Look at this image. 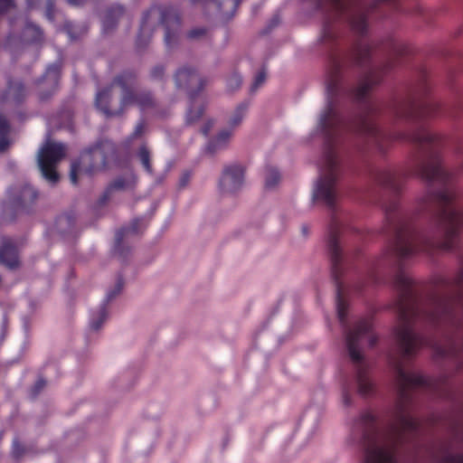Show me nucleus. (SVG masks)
<instances>
[{
  "label": "nucleus",
  "mask_w": 463,
  "mask_h": 463,
  "mask_svg": "<svg viewBox=\"0 0 463 463\" xmlns=\"http://www.w3.org/2000/svg\"><path fill=\"white\" fill-rule=\"evenodd\" d=\"M396 383L400 398L396 402L392 421L385 434H377L368 439L364 463H394L393 449L405 440V434L414 430L416 423L409 413V398L405 390L425 383L424 378L400 364L396 365Z\"/></svg>",
  "instance_id": "nucleus-1"
},
{
  "label": "nucleus",
  "mask_w": 463,
  "mask_h": 463,
  "mask_svg": "<svg viewBox=\"0 0 463 463\" xmlns=\"http://www.w3.org/2000/svg\"><path fill=\"white\" fill-rule=\"evenodd\" d=\"M338 161L335 148L328 145L324 151L319 167V175L313 190V200L322 201L332 206L336 197Z\"/></svg>",
  "instance_id": "nucleus-2"
},
{
  "label": "nucleus",
  "mask_w": 463,
  "mask_h": 463,
  "mask_svg": "<svg viewBox=\"0 0 463 463\" xmlns=\"http://www.w3.org/2000/svg\"><path fill=\"white\" fill-rule=\"evenodd\" d=\"M411 283L410 276L405 272H400L395 278V286L400 292L398 311L402 325L396 332V337L402 347H418L425 345L424 337L416 333L407 325L411 313V304L407 301V290Z\"/></svg>",
  "instance_id": "nucleus-3"
},
{
  "label": "nucleus",
  "mask_w": 463,
  "mask_h": 463,
  "mask_svg": "<svg viewBox=\"0 0 463 463\" xmlns=\"http://www.w3.org/2000/svg\"><path fill=\"white\" fill-rule=\"evenodd\" d=\"M112 90L119 92L123 108L136 104L141 109H145L152 104V98L149 93L137 94L135 92L132 78L128 74L116 79L109 88L97 94L96 105L105 113H109V99Z\"/></svg>",
  "instance_id": "nucleus-4"
},
{
  "label": "nucleus",
  "mask_w": 463,
  "mask_h": 463,
  "mask_svg": "<svg viewBox=\"0 0 463 463\" xmlns=\"http://www.w3.org/2000/svg\"><path fill=\"white\" fill-rule=\"evenodd\" d=\"M112 153L113 148L109 144H103L83 152L78 161L71 164V182L76 184L82 178L90 177L102 171L107 165L109 154Z\"/></svg>",
  "instance_id": "nucleus-5"
},
{
  "label": "nucleus",
  "mask_w": 463,
  "mask_h": 463,
  "mask_svg": "<svg viewBox=\"0 0 463 463\" xmlns=\"http://www.w3.org/2000/svg\"><path fill=\"white\" fill-rule=\"evenodd\" d=\"M65 156V147L62 144L47 139L38 152V165L44 178L51 183H56L59 175L55 171L57 163Z\"/></svg>",
  "instance_id": "nucleus-6"
},
{
  "label": "nucleus",
  "mask_w": 463,
  "mask_h": 463,
  "mask_svg": "<svg viewBox=\"0 0 463 463\" xmlns=\"http://www.w3.org/2000/svg\"><path fill=\"white\" fill-rule=\"evenodd\" d=\"M245 174L246 168L241 164L225 165L218 184L220 193L226 195L238 193L245 184Z\"/></svg>",
  "instance_id": "nucleus-7"
},
{
  "label": "nucleus",
  "mask_w": 463,
  "mask_h": 463,
  "mask_svg": "<svg viewBox=\"0 0 463 463\" xmlns=\"http://www.w3.org/2000/svg\"><path fill=\"white\" fill-rule=\"evenodd\" d=\"M348 347H367L378 345V336L369 320L357 322L346 334Z\"/></svg>",
  "instance_id": "nucleus-8"
},
{
  "label": "nucleus",
  "mask_w": 463,
  "mask_h": 463,
  "mask_svg": "<svg viewBox=\"0 0 463 463\" xmlns=\"http://www.w3.org/2000/svg\"><path fill=\"white\" fill-rule=\"evenodd\" d=\"M440 222L444 231V241L441 247L449 250L452 247L453 241L460 230L462 219L458 212L449 205L441 213Z\"/></svg>",
  "instance_id": "nucleus-9"
},
{
  "label": "nucleus",
  "mask_w": 463,
  "mask_h": 463,
  "mask_svg": "<svg viewBox=\"0 0 463 463\" xmlns=\"http://www.w3.org/2000/svg\"><path fill=\"white\" fill-rule=\"evenodd\" d=\"M156 24H163L166 26L165 39L168 41V27L170 24H178V17L172 10L163 7L151 8L146 14L142 24L139 40L141 36L148 34L150 27Z\"/></svg>",
  "instance_id": "nucleus-10"
},
{
  "label": "nucleus",
  "mask_w": 463,
  "mask_h": 463,
  "mask_svg": "<svg viewBox=\"0 0 463 463\" xmlns=\"http://www.w3.org/2000/svg\"><path fill=\"white\" fill-rule=\"evenodd\" d=\"M420 174L424 180L429 182L445 180L447 174L442 168L440 156L438 152H432L426 157L421 165Z\"/></svg>",
  "instance_id": "nucleus-11"
},
{
  "label": "nucleus",
  "mask_w": 463,
  "mask_h": 463,
  "mask_svg": "<svg viewBox=\"0 0 463 463\" xmlns=\"http://www.w3.org/2000/svg\"><path fill=\"white\" fill-rule=\"evenodd\" d=\"M175 83L178 88L188 89L191 92H195L203 89L206 80L193 68L183 67L175 74Z\"/></svg>",
  "instance_id": "nucleus-12"
},
{
  "label": "nucleus",
  "mask_w": 463,
  "mask_h": 463,
  "mask_svg": "<svg viewBox=\"0 0 463 463\" xmlns=\"http://www.w3.org/2000/svg\"><path fill=\"white\" fill-rule=\"evenodd\" d=\"M232 131L231 129L221 130L208 144L207 149L211 153H216L226 148L232 139Z\"/></svg>",
  "instance_id": "nucleus-13"
},
{
  "label": "nucleus",
  "mask_w": 463,
  "mask_h": 463,
  "mask_svg": "<svg viewBox=\"0 0 463 463\" xmlns=\"http://www.w3.org/2000/svg\"><path fill=\"white\" fill-rule=\"evenodd\" d=\"M109 317V310L105 306H100L92 310L90 317L89 327L91 331H99Z\"/></svg>",
  "instance_id": "nucleus-14"
},
{
  "label": "nucleus",
  "mask_w": 463,
  "mask_h": 463,
  "mask_svg": "<svg viewBox=\"0 0 463 463\" xmlns=\"http://www.w3.org/2000/svg\"><path fill=\"white\" fill-rule=\"evenodd\" d=\"M0 263L10 269H14L18 265L15 250L10 241L4 243L0 248Z\"/></svg>",
  "instance_id": "nucleus-15"
},
{
  "label": "nucleus",
  "mask_w": 463,
  "mask_h": 463,
  "mask_svg": "<svg viewBox=\"0 0 463 463\" xmlns=\"http://www.w3.org/2000/svg\"><path fill=\"white\" fill-rule=\"evenodd\" d=\"M336 123V113L332 103H328L320 115L318 127L321 130L326 131L327 128H333Z\"/></svg>",
  "instance_id": "nucleus-16"
},
{
  "label": "nucleus",
  "mask_w": 463,
  "mask_h": 463,
  "mask_svg": "<svg viewBox=\"0 0 463 463\" xmlns=\"http://www.w3.org/2000/svg\"><path fill=\"white\" fill-rule=\"evenodd\" d=\"M288 325L281 324L279 321L271 323V333L276 336V345H281L288 344L292 334L288 330Z\"/></svg>",
  "instance_id": "nucleus-17"
},
{
  "label": "nucleus",
  "mask_w": 463,
  "mask_h": 463,
  "mask_svg": "<svg viewBox=\"0 0 463 463\" xmlns=\"http://www.w3.org/2000/svg\"><path fill=\"white\" fill-rule=\"evenodd\" d=\"M248 107V103L243 102L235 108L228 120V124L230 127L234 128L241 125V123L246 117Z\"/></svg>",
  "instance_id": "nucleus-18"
},
{
  "label": "nucleus",
  "mask_w": 463,
  "mask_h": 463,
  "mask_svg": "<svg viewBox=\"0 0 463 463\" xmlns=\"http://www.w3.org/2000/svg\"><path fill=\"white\" fill-rule=\"evenodd\" d=\"M265 187L267 189L275 188L280 182V174L275 166H267L265 169Z\"/></svg>",
  "instance_id": "nucleus-19"
},
{
  "label": "nucleus",
  "mask_w": 463,
  "mask_h": 463,
  "mask_svg": "<svg viewBox=\"0 0 463 463\" xmlns=\"http://www.w3.org/2000/svg\"><path fill=\"white\" fill-rule=\"evenodd\" d=\"M136 180L133 175L119 177L116 179L109 188V191H125L133 188Z\"/></svg>",
  "instance_id": "nucleus-20"
},
{
  "label": "nucleus",
  "mask_w": 463,
  "mask_h": 463,
  "mask_svg": "<svg viewBox=\"0 0 463 463\" xmlns=\"http://www.w3.org/2000/svg\"><path fill=\"white\" fill-rule=\"evenodd\" d=\"M203 115V106L199 102H193L186 115V123L188 125L195 124Z\"/></svg>",
  "instance_id": "nucleus-21"
},
{
  "label": "nucleus",
  "mask_w": 463,
  "mask_h": 463,
  "mask_svg": "<svg viewBox=\"0 0 463 463\" xmlns=\"http://www.w3.org/2000/svg\"><path fill=\"white\" fill-rule=\"evenodd\" d=\"M239 5V0H224L219 6V10L222 16L230 17L234 14L236 7Z\"/></svg>",
  "instance_id": "nucleus-22"
},
{
  "label": "nucleus",
  "mask_w": 463,
  "mask_h": 463,
  "mask_svg": "<svg viewBox=\"0 0 463 463\" xmlns=\"http://www.w3.org/2000/svg\"><path fill=\"white\" fill-rule=\"evenodd\" d=\"M124 13V10L122 6L117 5L114 6L107 14L105 20H104V25L109 27L112 25L114 20L116 18H118L120 15H122Z\"/></svg>",
  "instance_id": "nucleus-23"
},
{
  "label": "nucleus",
  "mask_w": 463,
  "mask_h": 463,
  "mask_svg": "<svg viewBox=\"0 0 463 463\" xmlns=\"http://www.w3.org/2000/svg\"><path fill=\"white\" fill-rule=\"evenodd\" d=\"M137 156H138L141 164L145 167V169L147 172H151V165H150V163H149L150 153H149L148 149L146 146H141L139 148V150H138Z\"/></svg>",
  "instance_id": "nucleus-24"
},
{
  "label": "nucleus",
  "mask_w": 463,
  "mask_h": 463,
  "mask_svg": "<svg viewBox=\"0 0 463 463\" xmlns=\"http://www.w3.org/2000/svg\"><path fill=\"white\" fill-rule=\"evenodd\" d=\"M35 198L36 192L34 191V189L29 185L24 186L20 195V201L25 203L32 202Z\"/></svg>",
  "instance_id": "nucleus-25"
},
{
  "label": "nucleus",
  "mask_w": 463,
  "mask_h": 463,
  "mask_svg": "<svg viewBox=\"0 0 463 463\" xmlns=\"http://www.w3.org/2000/svg\"><path fill=\"white\" fill-rule=\"evenodd\" d=\"M346 306L344 298L341 296L340 291L337 292V298H336V309H337V315L340 321H343L345 318V311Z\"/></svg>",
  "instance_id": "nucleus-26"
},
{
  "label": "nucleus",
  "mask_w": 463,
  "mask_h": 463,
  "mask_svg": "<svg viewBox=\"0 0 463 463\" xmlns=\"http://www.w3.org/2000/svg\"><path fill=\"white\" fill-rule=\"evenodd\" d=\"M437 199L439 203L449 204L454 199V194L449 190H444L438 194Z\"/></svg>",
  "instance_id": "nucleus-27"
},
{
  "label": "nucleus",
  "mask_w": 463,
  "mask_h": 463,
  "mask_svg": "<svg viewBox=\"0 0 463 463\" xmlns=\"http://www.w3.org/2000/svg\"><path fill=\"white\" fill-rule=\"evenodd\" d=\"M373 388V383L369 379H361L359 382V392L362 394H368Z\"/></svg>",
  "instance_id": "nucleus-28"
},
{
  "label": "nucleus",
  "mask_w": 463,
  "mask_h": 463,
  "mask_svg": "<svg viewBox=\"0 0 463 463\" xmlns=\"http://www.w3.org/2000/svg\"><path fill=\"white\" fill-rule=\"evenodd\" d=\"M123 282L121 280H118L117 283L113 286L112 288L109 289L107 292L108 299L111 300L115 298L122 290Z\"/></svg>",
  "instance_id": "nucleus-29"
},
{
  "label": "nucleus",
  "mask_w": 463,
  "mask_h": 463,
  "mask_svg": "<svg viewBox=\"0 0 463 463\" xmlns=\"http://www.w3.org/2000/svg\"><path fill=\"white\" fill-rule=\"evenodd\" d=\"M373 84V82L371 80L362 82L357 89V97L363 98Z\"/></svg>",
  "instance_id": "nucleus-30"
},
{
  "label": "nucleus",
  "mask_w": 463,
  "mask_h": 463,
  "mask_svg": "<svg viewBox=\"0 0 463 463\" xmlns=\"http://www.w3.org/2000/svg\"><path fill=\"white\" fill-rule=\"evenodd\" d=\"M397 250L399 251V253L401 255H407L411 252V246L408 245V242L407 241H400L399 244L397 245Z\"/></svg>",
  "instance_id": "nucleus-31"
},
{
  "label": "nucleus",
  "mask_w": 463,
  "mask_h": 463,
  "mask_svg": "<svg viewBox=\"0 0 463 463\" xmlns=\"http://www.w3.org/2000/svg\"><path fill=\"white\" fill-rule=\"evenodd\" d=\"M59 74L58 66H52L48 68L47 72L45 74L46 79H50L51 80H56V78Z\"/></svg>",
  "instance_id": "nucleus-32"
},
{
  "label": "nucleus",
  "mask_w": 463,
  "mask_h": 463,
  "mask_svg": "<svg viewBox=\"0 0 463 463\" xmlns=\"http://www.w3.org/2000/svg\"><path fill=\"white\" fill-rule=\"evenodd\" d=\"M350 350V357L355 361L358 362L362 359L363 354L362 349H349Z\"/></svg>",
  "instance_id": "nucleus-33"
},
{
  "label": "nucleus",
  "mask_w": 463,
  "mask_h": 463,
  "mask_svg": "<svg viewBox=\"0 0 463 463\" xmlns=\"http://www.w3.org/2000/svg\"><path fill=\"white\" fill-rule=\"evenodd\" d=\"M165 70L162 66H156L151 72L154 79H160L164 75Z\"/></svg>",
  "instance_id": "nucleus-34"
},
{
  "label": "nucleus",
  "mask_w": 463,
  "mask_h": 463,
  "mask_svg": "<svg viewBox=\"0 0 463 463\" xmlns=\"http://www.w3.org/2000/svg\"><path fill=\"white\" fill-rule=\"evenodd\" d=\"M241 84V78L237 75L233 76L228 80V86L231 89H235Z\"/></svg>",
  "instance_id": "nucleus-35"
},
{
  "label": "nucleus",
  "mask_w": 463,
  "mask_h": 463,
  "mask_svg": "<svg viewBox=\"0 0 463 463\" xmlns=\"http://www.w3.org/2000/svg\"><path fill=\"white\" fill-rule=\"evenodd\" d=\"M264 80L265 74L263 72L259 73L252 84V89L256 90Z\"/></svg>",
  "instance_id": "nucleus-36"
},
{
  "label": "nucleus",
  "mask_w": 463,
  "mask_h": 463,
  "mask_svg": "<svg viewBox=\"0 0 463 463\" xmlns=\"http://www.w3.org/2000/svg\"><path fill=\"white\" fill-rule=\"evenodd\" d=\"M8 131V124L5 118L0 116V135H5Z\"/></svg>",
  "instance_id": "nucleus-37"
},
{
  "label": "nucleus",
  "mask_w": 463,
  "mask_h": 463,
  "mask_svg": "<svg viewBox=\"0 0 463 463\" xmlns=\"http://www.w3.org/2000/svg\"><path fill=\"white\" fill-rule=\"evenodd\" d=\"M137 222H135L134 223L131 224L130 227H128V229L125 230V234L126 235H128V234H135V233H137L138 232V228H137Z\"/></svg>",
  "instance_id": "nucleus-38"
},
{
  "label": "nucleus",
  "mask_w": 463,
  "mask_h": 463,
  "mask_svg": "<svg viewBox=\"0 0 463 463\" xmlns=\"http://www.w3.org/2000/svg\"><path fill=\"white\" fill-rule=\"evenodd\" d=\"M9 145L5 135H0V151H4Z\"/></svg>",
  "instance_id": "nucleus-39"
},
{
  "label": "nucleus",
  "mask_w": 463,
  "mask_h": 463,
  "mask_svg": "<svg viewBox=\"0 0 463 463\" xmlns=\"http://www.w3.org/2000/svg\"><path fill=\"white\" fill-rule=\"evenodd\" d=\"M213 120H208L205 124L204 127L202 128L201 131L206 135L208 134V132L210 131V129L213 128Z\"/></svg>",
  "instance_id": "nucleus-40"
},
{
  "label": "nucleus",
  "mask_w": 463,
  "mask_h": 463,
  "mask_svg": "<svg viewBox=\"0 0 463 463\" xmlns=\"http://www.w3.org/2000/svg\"><path fill=\"white\" fill-rule=\"evenodd\" d=\"M12 5V0H0V11L6 9Z\"/></svg>",
  "instance_id": "nucleus-41"
},
{
  "label": "nucleus",
  "mask_w": 463,
  "mask_h": 463,
  "mask_svg": "<svg viewBox=\"0 0 463 463\" xmlns=\"http://www.w3.org/2000/svg\"><path fill=\"white\" fill-rule=\"evenodd\" d=\"M330 247H331L332 255H333L334 258H335L336 254H337V251H338V246L336 244V241H333L331 242Z\"/></svg>",
  "instance_id": "nucleus-42"
},
{
  "label": "nucleus",
  "mask_w": 463,
  "mask_h": 463,
  "mask_svg": "<svg viewBox=\"0 0 463 463\" xmlns=\"http://www.w3.org/2000/svg\"><path fill=\"white\" fill-rule=\"evenodd\" d=\"M354 26L358 31H360V32H363V31H364V27H365V25H364V20H363V19H360V21H359V22L354 23Z\"/></svg>",
  "instance_id": "nucleus-43"
},
{
  "label": "nucleus",
  "mask_w": 463,
  "mask_h": 463,
  "mask_svg": "<svg viewBox=\"0 0 463 463\" xmlns=\"http://www.w3.org/2000/svg\"><path fill=\"white\" fill-rule=\"evenodd\" d=\"M269 322H265L262 325L260 326V327L256 330L255 335L256 336L260 335L261 332L265 331V329L268 327V324Z\"/></svg>",
  "instance_id": "nucleus-44"
},
{
  "label": "nucleus",
  "mask_w": 463,
  "mask_h": 463,
  "mask_svg": "<svg viewBox=\"0 0 463 463\" xmlns=\"http://www.w3.org/2000/svg\"><path fill=\"white\" fill-rule=\"evenodd\" d=\"M144 126L142 123L138 124L135 129V135H140L141 132H142V129H143Z\"/></svg>",
  "instance_id": "nucleus-45"
},
{
  "label": "nucleus",
  "mask_w": 463,
  "mask_h": 463,
  "mask_svg": "<svg viewBox=\"0 0 463 463\" xmlns=\"http://www.w3.org/2000/svg\"><path fill=\"white\" fill-rule=\"evenodd\" d=\"M68 2L71 5H79L82 2V0H68Z\"/></svg>",
  "instance_id": "nucleus-46"
},
{
  "label": "nucleus",
  "mask_w": 463,
  "mask_h": 463,
  "mask_svg": "<svg viewBox=\"0 0 463 463\" xmlns=\"http://www.w3.org/2000/svg\"><path fill=\"white\" fill-rule=\"evenodd\" d=\"M44 385V382L43 380H40L37 384H36V387L37 388H42L43 386Z\"/></svg>",
  "instance_id": "nucleus-47"
},
{
  "label": "nucleus",
  "mask_w": 463,
  "mask_h": 463,
  "mask_svg": "<svg viewBox=\"0 0 463 463\" xmlns=\"http://www.w3.org/2000/svg\"><path fill=\"white\" fill-rule=\"evenodd\" d=\"M410 350H411V349H409V348L404 349V351H405V352H404V354H407L409 353V351H410Z\"/></svg>",
  "instance_id": "nucleus-48"
},
{
  "label": "nucleus",
  "mask_w": 463,
  "mask_h": 463,
  "mask_svg": "<svg viewBox=\"0 0 463 463\" xmlns=\"http://www.w3.org/2000/svg\"><path fill=\"white\" fill-rule=\"evenodd\" d=\"M194 34H195V32H192V33H191V36H192V37H194Z\"/></svg>",
  "instance_id": "nucleus-49"
},
{
  "label": "nucleus",
  "mask_w": 463,
  "mask_h": 463,
  "mask_svg": "<svg viewBox=\"0 0 463 463\" xmlns=\"http://www.w3.org/2000/svg\"><path fill=\"white\" fill-rule=\"evenodd\" d=\"M138 223L137 225L140 223V225H143V222H140L139 221H137Z\"/></svg>",
  "instance_id": "nucleus-50"
}]
</instances>
